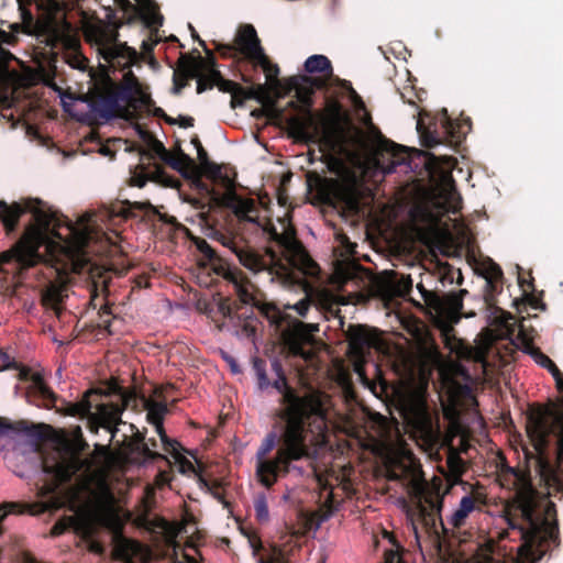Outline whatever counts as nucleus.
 <instances>
[{
  "label": "nucleus",
  "mask_w": 563,
  "mask_h": 563,
  "mask_svg": "<svg viewBox=\"0 0 563 563\" xmlns=\"http://www.w3.org/2000/svg\"><path fill=\"white\" fill-rule=\"evenodd\" d=\"M33 212L35 227L26 231L21 241L10 251L0 254V263H7L16 258L24 266H33L40 261L38 247L47 244L53 253L51 266L56 272V279L52 282L43 294V303L59 313V303L67 296L68 273L88 272L93 286L107 284L106 269L89 262L84 253V247L91 239L92 227L104 221L106 218L114 216L126 217L120 209L118 211L86 212L79 218L76 227L69 228V239L63 245L55 246L48 242L49 234H55V217L41 206L29 205L26 207Z\"/></svg>",
  "instance_id": "f257e3e1"
},
{
  "label": "nucleus",
  "mask_w": 563,
  "mask_h": 563,
  "mask_svg": "<svg viewBox=\"0 0 563 563\" xmlns=\"http://www.w3.org/2000/svg\"><path fill=\"white\" fill-rule=\"evenodd\" d=\"M117 462V456L108 446L99 444L89 459H80L78 453L67 452L55 464L44 462V472L52 474L58 483L78 475V483L69 492V500L76 514L55 523L52 536H59L67 528H73L84 537L91 536L97 526L114 530L120 528L121 518L107 482V474Z\"/></svg>",
  "instance_id": "f03ea898"
},
{
  "label": "nucleus",
  "mask_w": 563,
  "mask_h": 563,
  "mask_svg": "<svg viewBox=\"0 0 563 563\" xmlns=\"http://www.w3.org/2000/svg\"><path fill=\"white\" fill-rule=\"evenodd\" d=\"M288 124L299 135L318 139L329 155L345 157L364 174H390L404 163L394 144L380 137L371 139L344 122L339 112L327 115L307 112L300 118L291 117Z\"/></svg>",
  "instance_id": "7ed1b4c3"
},
{
  "label": "nucleus",
  "mask_w": 563,
  "mask_h": 563,
  "mask_svg": "<svg viewBox=\"0 0 563 563\" xmlns=\"http://www.w3.org/2000/svg\"><path fill=\"white\" fill-rule=\"evenodd\" d=\"M512 476L516 494L506 505V520L509 528L521 532L519 563H537L547 551L545 543L555 536L553 505L538 495L525 473L512 472Z\"/></svg>",
  "instance_id": "20e7f679"
},
{
  "label": "nucleus",
  "mask_w": 563,
  "mask_h": 563,
  "mask_svg": "<svg viewBox=\"0 0 563 563\" xmlns=\"http://www.w3.org/2000/svg\"><path fill=\"white\" fill-rule=\"evenodd\" d=\"M527 434L532 445L525 452L529 471L563 492V409H531Z\"/></svg>",
  "instance_id": "39448f33"
},
{
  "label": "nucleus",
  "mask_w": 563,
  "mask_h": 563,
  "mask_svg": "<svg viewBox=\"0 0 563 563\" xmlns=\"http://www.w3.org/2000/svg\"><path fill=\"white\" fill-rule=\"evenodd\" d=\"M454 165L455 161L449 156L428 155L424 162L432 183L431 196L422 206L415 208L411 216L415 222L426 223L429 230L426 239L429 242L452 240L449 228L440 225V218L445 213H455L461 208V199L451 175Z\"/></svg>",
  "instance_id": "423d86ee"
},
{
  "label": "nucleus",
  "mask_w": 563,
  "mask_h": 563,
  "mask_svg": "<svg viewBox=\"0 0 563 563\" xmlns=\"http://www.w3.org/2000/svg\"><path fill=\"white\" fill-rule=\"evenodd\" d=\"M288 405L284 413V431L280 437L282 445L274 460H256V475L261 484L266 487L272 486L278 477L280 470L288 472L291 461H298L309 456L308 441L314 445L311 440L313 433L302 426V416L306 412H316L318 404L310 399L307 404L288 394Z\"/></svg>",
  "instance_id": "0eeeda50"
},
{
  "label": "nucleus",
  "mask_w": 563,
  "mask_h": 563,
  "mask_svg": "<svg viewBox=\"0 0 563 563\" xmlns=\"http://www.w3.org/2000/svg\"><path fill=\"white\" fill-rule=\"evenodd\" d=\"M280 232L273 228L271 234L273 240L283 247L287 264L283 263L272 250H267L266 257H262L252 251L233 249L240 263L254 273L267 271L272 280L276 278L283 285L294 283L292 268L303 275L317 276L319 267L296 239L295 229L286 220L280 221Z\"/></svg>",
  "instance_id": "6e6552de"
},
{
  "label": "nucleus",
  "mask_w": 563,
  "mask_h": 563,
  "mask_svg": "<svg viewBox=\"0 0 563 563\" xmlns=\"http://www.w3.org/2000/svg\"><path fill=\"white\" fill-rule=\"evenodd\" d=\"M463 292L465 291L461 290L460 292H451L441 297L427 292L424 298L439 317V327L450 350L455 352L461 358L473 360L485 365V358L492 344L500 338L514 334L511 327L515 325V318L511 314L504 316L503 323L505 330L496 333L494 330L487 329L479 334L474 346L466 345L456 340L453 334V325L460 321Z\"/></svg>",
  "instance_id": "1a4fd4ad"
},
{
  "label": "nucleus",
  "mask_w": 563,
  "mask_h": 563,
  "mask_svg": "<svg viewBox=\"0 0 563 563\" xmlns=\"http://www.w3.org/2000/svg\"><path fill=\"white\" fill-rule=\"evenodd\" d=\"M386 476L391 481L401 479L409 487L410 494L417 499V521L427 527H435L438 520L443 525L442 497L428 487L422 478L420 464L405 445L399 444L390 450Z\"/></svg>",
  "instance_id": "9d476101"
},
{
  "label": "nucleus",
  "mask_w": 563,
  "mask_h": 563,
  "mask_svg": "<svg viewBox=\"0 0 563 563\" xmlns=\"http://www.w3.org/2000/svg\"><path fill=\"white\" fill-rule=\"evenodd\" d=\"M274 368L278 375V378L274 382V387L283 393L282 419L284 420V413L289 404L286 399L288 394L302 401L307 400V404L310 402V399H313L318 404V410L316 412H306V415L302 416V426L314 434L311 442L316 444V446L323 445L325 443L327 422L321 395L318 393H309L303 396H298L292 389L287 387L286 378L282 375V369L277 362L274 363Z\"/></svg>",
  "instance_id": "9b49d317"
},
{
  "label": "nucleus",
  "mask_w": 563,
  "mask_h": 563,
  "mask_svg": "<svg viewBox=\"0 0 563 563\" xmlns=\"http://www.w3.org/2000/svg\"><path fill=\"white\" fill-rule=\"evenodd\" d=\"M401 409L415 437L426 445H433L438 442L439 431L432 423L421 391L415 390L406 395L401 400Z\"/></svg>",
  "instance_id": "f8f14e48"
},
{
  "label": "nucleus",
  "mask_w": 563,
  "mask_h": 563,
  "mask_svg": "<svg viewBox=\"0 0 563 563\" xmlns=\"http://www.w3.org/2000/svg\"><path fill=\"white\" fill-rule=\"evenodd\" d=\"M349 354L353 361V369L360 379L367 384L364 372L365 351L371 347L383 349V343L378 332L367 325H350L347 329Z\"/></svg>",
  "instance_id": "ddd939ff"
},
{
  "label": "nucleus",
  "mask_w": 563,
  "mask_h": 563,
  "mask_svg": "<svg viewBox=\"0 0 563 563\" xmlns=\"http://www.w3.org/2000/svg\"><path fill=\"white\" fill-rule=\"evenodd\" d=\"M188 78L197 79V91L201 93L218 84L220 73L212 67L205 66L202 60L181 59L179 71L174 75L175 93H178L183 89Z\"/></svg>",
  "instance_id": "4468645a"
},
{
  "label": "nucleus",
  "mask_w": 563,
  "mask_h": 563,
  "mask_svg": "<svg viewBox=\"0 0 563 563\" xmlns=\"http://www.w3.org/2000/svg\"><path fill=\"white\" fill-rule=\"evenodd\" d=\"M102 59L112 68H126L136 59V52L118 41V37H85Z\"/></svg>",
  "instance_id": "2eb2a0df"
},
{
  "label": "nucleus",
  "mask_w": 563,
  "mask_h": 563,
  "mask_svg": "<svg viewBox=\"0 0 563 563\" xmlns=\"http://www.w3.org/2000/svg\"><path fill=\"white\" fill-rule=\"evenodd\" d=\"M318 330L319 327L316 323L296 322L291 329L284 332V341L289 352L303 360L312 358L313 333Z\"/></svg>",
  "instance_id": "dca6fc26"
},
{
  "label": "nucleus",
  "mask_w": 563,
  "mask_h": 563,
  "mask_svg": "<svg viewBox=\"0 0 563 563\" xmlns=\"http://www.w3.org/2000/svg\"><path fill=\"white\" fill-rule=\"evenodd\" d=\"M227 183L228 185L225 192L220 196H213V201L218 206L231 209L240 221L256 223L257 209L254 200L250 198H242L241 196L236 195L233 181L227 179Z\"/></svg>",
  "instance_id": "f3484780"
},
{
  "label": "nucleus",
  "mask_w": 563,
  "mask_h": 563,
  "mask_svg": "<svg viewBox=\"0 0 563 563\" xmlns=\"http://www.w3.org/2000/svg\"><path fill=\"white\" fill-rule=\"evenodd\" d=\"M121 528L122 525L117 530L110 529L113 532L117 556L122 559L124 563H133V559H137L141 563H148L152 558L151 551L141 543L123 537L120 532Z\"/></svg>",
  "instance_id": "a211bd4d"
},
{
  "label": "nucleus",
  "mask_w": 563,
  "mask_h": 563,
  "mask_svg": "<svg viewBox=\"0 0 563 563\" xmlns=\"http://www.w3.org/2000/svg\"><path fill=\"white\" fill-rule=\"evenodd\" d=\"M126 401V398H124L122 407L114 404L99 405L97 412L92 413L89 418L91 431L97 432L99 428H103L108 431L111 439H113L117 431L115 427L121 422V413Z\"/></svg>",
  "instance_id": "6ab92c4d"
},
{
  "label": "nucleus",
  "mask_w": 563,
  "mask_h": 563,
  "mask_svg": "<svg viewBox=\"0 0 563 563\" xmlns=\"http://www.w3.org/2000/svg\"><path fill=\"white\" fill-rule=\"evenodd\" d=\"M234 46L245 57L260 64L266 73L268 80L272 81L277 77L278 68L269 64L258 37H234Z\"/></svg>",
  "instance_id": "aec40b11"
},
{
  "label": "nucleus",
  "mask_w": 563,
  "mask_h": 563,
  "mask_svg": "<svg viewBox=\"0 0 563 563\" xmlns=\"http://www.w3.org/2000/svg\"><path fill=\"white\" fill-rule=\"evenodd\" d=\"M412 280L409 276H399L396 272L385 271L375 277L373 286L384 298L404 295L409 291Z\"/></svg>",
  "instance_id": "412c9836"
},
{
  "label": "nucleus",
  "mask_w": 563,
  "mask_h": 563,
  "mask_svg": "<svg viewBox=\"0 0 563 563\" xmlns=\"http://www.w3.org/2000/svg\"><path fill=\"white\" fill-rule=\"evenodd\" d=\"M122 92L134 109L147 111L151 109L152 100L147 89L131 70H128L123 76Z\"/></svg>",
  "instance_id": "4be33fe9"
},
{
  "label": "nucleus",
  "mask_w": 563,
  "mask_h": 563,
  "mask_svg": "<svg viewBox=\"0 0 563 563\" xmlns=\"http://www.w3.org/2000/svg\"><path fill=\"white\" fill-rule=\"evenodd\" d=\"M164 450L170 454L174 463L178 466V471L185 475H195L198 477V482L201 487H207V482L199 474L195 464L183 453L181 448L177 441L168 440L163 443Z\"/></svg>",
  "instance_id": "5701e85b"
},
{
  "label": "nucleus",
  "mask_w": 563,
  "mask_h": 563,
  "mask_svg": "<svg viewBox=\"0 0 563 563\" xmlns=\"http://www.w3.org/2000/svg\"><path fill=\"white\" fill-rule=\"evenodd\" d=\"M164 163L179 172L186 178L198 176V166L195 164L191 157L181 151L179 146H176L169 152Z\"/></svg>",
  "instance_id": "b1692460"
},
{
  "label": "nucleus",
  "mask_w": 563,
  "mask_h": 563,
  "mask_svg": "<svg viewBox=\"0 0 563 563\" xmlns=\"http://www.w3.org/2000/svg\"><path fill=\"white\" fill-rule=\"evenodd\" d=\"M514 343L518 347L522 349L525 353L530 354L537 364L547 367L551 373L554 368H556V365L547 355H544L539 349L532 345V341L525 333L522 324L519 325V330L514 339Z\"/></svg>",
  "instance_id": "393cba45"
},
{
  "label": "nucleus",
  "mask_w": 563,
  "mask_h": 563,
  "mask_svg": "<svg viewBox=\"0 0 563 563\" xmlns=\"http://www.w3.org/2000/svg\"><path fill=\"white\" fill-rule=\"evenodd\" d=\"M224 278L234 285L235 291L243 303H254V286L243 272L229 269L224 274Z\"/></svg>",
  "instance_id": "a878e982"
},
{
  "label": "nucleus",
  "mask_w": 563,
  "mask_h": 563,
  "mask_svg": "<svg viewBox=\"0 0 563 563\" xmlns=\"http://www.w3.org/2000/svg\"><path fill=\"white\" fill-rule=\"evenodd\" d=\"M137 12L142 23L150 29L151 32H157L163 24V15L158 12L157 5L153 0H135Z\"/></svg>",
  "instance_id": "bb28decb"
},
{
  "label": "nucleus",
  "mask_w": 563,
  "mask_h": 563,
  "mask_svg": "<svg viewBox=\"0 0 563 563\" xmlns=\"http://www.w3.org/2000/svg\"><path fill=\"white\" fill-rule=\"evenodd\" d=\"M144 407L147 412V420L155 427L162 443L167 442L169 439L163 429V419L167 410L166 406L164 404L146 399L144 401Z\"/></svg>",
  "instance_id": "cd10ccee"
},
{
  "label": "nucleus",
  "mask_w": 563,
  "mask_h": 563,
  "mask_svg": "<svg viewBox=\"0 0 563 563\" xmlns=\"http://www.w3.org/2000/svg\"><path fill=\"white\" fill-rule=\"evenodd\" d=\"M474 509H475L474 497L466 495L461 499L457 508L455 510H453L450 514V516H448L446 521L453 528H460L465 523L467 517L474 511Z\"/></svg>",
  "instance_id": "c85d7f7f"
},
{
  "label": "nucleus",
  "mask_w": 563,
  "mask_h": 563,
  "mask_svg": "<svg viewBox=\"0 0 563 563\" xmlns=\"http://www.w3.org/2000/svg\"><path fill=\"white\" fill-rule=\"evenodd\" d=\"M80 101L88 104L89 111L93 115L101 118H107L109 115V112L114 103V100L111 96L99 95L96 97L93 93L87 95L85 99H81Z\"/></svg>",
  "instance_id": "c756f323"
},
{
  "label": "nucleus",
  "mask_w": 563,
  "mask_h": 563,
  "mask_svg": "<svg viewBox=\"0 0 563 563\" xmlns=\"http://www.w3.org/2000/svg\"><path fill=\"white\" fill-rule=\"evenodd\" d=\"M334 191L349 210L356 211L358 209V191L354 183L339 184Z\"/></svg>",
  "instance_id": "7c9ffc66"
},
{
  "label": "nucleus",
  "mask_w": 563,
  "mask_h": 563,
  "mask_svg": "<svg viewBox=\"0 0 563 563\" xmlns=\"http://www.w3.org/2000/svg\"><path fill=\"white\" fill-rule=\"evenodd\" d=\"M19 376L21 379H26L30 376L31 379V388L40 394L44 399H54V394L44 383L43 376L41 373L35 372L30 374V369L21 368Z\"/></svg>",
  "instance_id": "2f4dec72"
},
{
  "label": "nucleus",
  "mask_w": 563,
  "mask_h": 563,
  "mask_svg": "<svg viewBox=\"0 0 563 563\" xmlns=\"http://www.w3.org/2000/svg\"><path fill=\"white\" fill-rule=\"evenodd\" d=\"M150 179H152V180H154L156 183L163 184L164 186H168V187H174L175 184H176V181L173 178L166 176L161 168H157L151 175ZM147 180H148V177L146 175H144L142 173L134 174L131 177V185L135 186V187H139V188H142V187L145 186Z\"/></svg>",
  "instance_id": "473e14b6"
},
{
  "label": "nucleus",
  "mask_w": 563,
  "mask_h": 563,
  "mask_svg": "<svg viewBox=\"0 0 563 563\" xmlns=\"http://www.w3.org/2000/svg\"><path fill=\"white\" fill-rule=\"evenodd\" d=\"M23 211H24V209L18 203L8 206L4 202L0 201V217H1L2 222L8 231H11L14 229V227Z\"/></svg>",
  "instance_id": "72a5a7b5"
},
{
  "label": "nucleus",
  "mask_w": 563,
  "mask_h": 563,
  "mask_svg": "<svg viewBox=\"0 0 563 563\" xmlns=\"http://www.w3.org/2000/svg\"><path fill=\"white\" fill-rule=\"evenodd\" d=\"M156 529L164 536L166 543L174 544L175 539L181 533L187 532L185 523H170L164 519H159Z\"/></svg>",
  "instance_id": "f704fd0d"
},
{
  "label": "nucleus",
  "mask_w": 563,
  "mask_h": 563,
  "mask_svg": "<svg viewBox=\"0 0 563 563\" xmlns=\"http://www.w3.org/2000/svg\"><path fill=\"white\" fill-rule=\"evenodd\" d=\"M305 68L308 73H322L325 76L332 74L331 63L324 55H312L307 58Z\"/></svg>",
  "instance_id": "c9c22d12"
},
{
  "label": "nucleus",
  "mask_w": 563,
  "mask_h": 563,
  "mask_svg": "<svg viewBox=\"0 0 563 563\" xmlns=\"http://www.w3.org/2000/svg\"><path fill=\"white\" fill-rule=\"evenodd\" d=\"M448 478L452 484L459 483L462 474L464 473V462L455 451H450L448 456Z\"/></svg>",
  "instance_id": "e433bc0d"
},
{
  "label": "nucleus",
  "mask_w": 563,
  "mask_h": 563,
  "mask_svg": "<svg viewBox=\"0 0 563 563\" xmlns=\"http://www.w3.org/2000/svg\"><path fill=\"white\" fill-rule=\"evenodd\" d=\"M347 96H349V100L352 103V107L354 109L357 120H360L365 125L371 124V115L366 111L365 104H364L362 98L357 95V92L352 87L349 88Z\"/></svg>",
  "instance_id": "4c0bfd02"
},
{
  "label": "nucleus",
  "mask_w": 563,
  "mask_h": 563,
  "mask_svg": "<svg viewBox=\"0 0 563 563\" xmlns=\"http://www.w3.org/2000/svg\"><path fill=\"white\" fill-rule=\"evenodd\" d=\"M92 393V390L86 391L85 397L80 401L69 405L68 413L71 416H87L91 409V404L87 397Z\"/></svg>",
  "instance_id": "58836bf2"
},
{
  "label": "nucleus",
  "mask_w": 563,
  "mask_h": 563,
  "mask_svg": "<svg viewBox=\"0 0 563 563\" xmlns=\"http://www.w3.org/2000/svg\"><path fill=\"white\" fill-rule=\"evenodd\" d=\"M443 413L450 421L452 432L462 433V427L459 421L460 413L456 407L453 404L445 405L443 407Z\"/></svg>",
  "instance_id": "ea45409f"
},
{
  "label": "nucleus",
  "mask_w": 563,
  "mask_h": 563,
  "mask_svg": "<svg viewBox=\"0 0 563 563\" xmlns=\"http://www.w3.org/2000/svg\"><path fill=\"white\" fill-rule=\"evenodd\" d=\"M442 128L444 129L448 136L451 139V142H459L461 139L460 132L457 131L459 123L450 120L446 117V111H443V118H442Z\"/></svg>",
  "instance_id": "a19ab883"
},
{
  "label": "nucleus",
  "mask_w": 563,
  "mask_h": 563,
  "mask_svg": "<svg viewBox=\"0 0 563 563\" xmlns=\"http://www.w3.org/2000/svg\"><path fill=\"white\" fill-rule=\"evenodd\" d=\"M148 151L152 153L153 156L159 158L163 162H165L170 152L165 148L162 142L155 139L148 142Z\"/></svg>",
  "instance_id": "79ce46f5"
},
{
  "label": "nucleus",
  "mask_w": 563,
  "mask_h": 563,
  "mask_svg": "<svg viewBox=\"0 0 563 563\" xmlns=\"http://www.w3.org/2000/svg\"><path fill=\"white\" fill-rule=\"evenodd\" d=\"M255 514L260 521L266 522L269 518L268 506L266 498L261 496L255 501Z\"/></svg>",
  "instance_id": "37998d69"
},
{
  "label": "nucleus",
  "mask_w": 563,
  "mask_h": 563,
  "mask_svg": "<svg viewBox=\"0 0 563 563\" xmlns=\"http://www.w3.org/2000/svg\"><path fill=\"white\" fill-rule=\"evenodd\" d=\"M200 174H203L211 179H216L220 177L221 168L219 165L209 162L206 165L198 166V176Z\"/></svg>",
  "instance_id": "c03bdc74"
},
{
  "label": "nucleus",
  "mask_w": 563,
  "mask_h": 563,
  "mask_svg": "<svg viewBox=\"0 0 563 563\" xmlns=\"http://www.w3.org/2000/svg\"><path fill=\"white\" fill-rule=\"evenodd\" d=\"M275 434L267 435L256 453V460L265 459L266 455L275 448Z\"/></svg>",
  "instance_id": "a18cd8bd"
},
{
  "label": "nucleus",
  "mask_w": 563,
  "mask_h": 563,
  "mask_svg": "<svg viewBox=\"0 0 563 563\" xmlns=\"http://www.w3.org/2000/svg\"><path fill=\"white\" fill-rule=\"evenodd\" d=\"M254 368H255V372H256V376H257V379H258V386L260 388H266L268 387L269 385V382L266 377V374H265V371L262 366V363L256 361L254 363Z\"/></svg>",
  "instance_id": "49530a36"
},
{
  "label": "nucleus",
  "mask_w": 563,
  "mask_h": 563,
  "mask_svg": "<svg viewBox=\"0 0 563 563\" xmlns=\"http://www.w3.org/2000/svg\"><path fill=\"white\" fill-rule=\"evenodd\" d=\"M262 310L266 314V317L272 320V322H274V323L280 322L279 311L276 309V307L274 305H271V303L263 305Z\"/></svg>",
  "instance_id": "de8ad7c7"
},
{
  "label": "nucleus",
  "mask_w": 563,
  "mask_h": 563,
  "mask_svg": "<svg viewBox=\"0 0 563 563\" xmlns=\"http://www.w3.org/2000/svg\"><path fill=\"white\" fill-rule=\"evenodd\" d=\"M413 335L416 338V340L420 343V344H427L428 343V333L423 327V324L421 323H415L413 324Z\"/></svg>",
  "instance_id": "09e8293b"
},
{
  "label": "nucleus",
  "mask_w": 563,
  "mask_h": 563,
  "mask_svg": "<svg viewBox=\"0 0 563 563\" xmlns=\"http://www.w3.org/2000/svg\"><path fill=\"white\" fill-rule=\"evenodd\" d=\"M309 307H310V300L308 297H306V298L299 300L297 303H295L292 306H287L286 308L294 309L298 312L299 316L305 317Z\"/></svg>",
  "instance_id": "8fccbe9b"
},
{
  "label": "nucleus",
  "mask_w": 563,
  "mask_h": 563,
  "mask_svg": "<svg viewBox=\"0 0 563 563\" xmlns=\"http://www.w3.org/2000/svg\"><path fill=\"white\" fill-rule=\"evenodd\" d=\"M44 38H45L46 45L51 46L52 48H54L59 41H63L64 44H68V45L73 46V45H75V42H76V40L78 37H57V36H54V37H44Z\"/></svg>",
  "instance_id": "3c124183"
},
{
  "label": "nucleus",
  "mask_w": 563,
  "mask_h": 563,
  "mask_svg": "<svg viewBox=\"0 0 563 563\" xmlns=\"http://www.w3.org/2000/svg\"><path fill=\"white\" fill-rule=\"evenodd\" d=\"M100 322L99 325L103 327L106 329H109L111 327V319H110V308L108 306H104L100 309Z\"/></svg>",
  "instance_id": "603ef678"
},
{
  "label": "nucleus",
  "mask_w": 563,
  "mask_h": 563,
  "mask_svg": "<svg viewBox=\"0 0 563 563\" xmlns=\"http://www.w3.org/2000/svg\"><path fill=\"white\" fill-rule=\"evenodd\" d=\"M154 493H155L154 486H147L146 487L145 495H144V498H143V505H144L145 511H148L153 507V504H154Z\"/></svg>",
  "instance_id": "864d4df0"
},
{
  "label": "nucleus",
  "mask_w": 563,
  "mask_h": 563,
  "mask_svg": "<svg viewBox=\"0 0 563 563\" xmlns=\"http://www.w3.org/2000/svg\"><path fill=\"white\" fill-rule=\"evenodd\" d=\"M197 247L208 260H212L216 255L213 249L203 240L197 243Z\"/></svg>",
  "instance_id": "5fc2aeb1"
},
{
  "label": "nucleus",
  "mask_w": 563,
  "mask_h": 563,
  "mask_svg": "<svg viewBox=\"0 0 563 563\" xmlns=\"http://www.w3.org/2000/svg\"><path fill=\"white\" fill-rule=\"evenodd\" d=\"M194 143L196 144L197 146V156H198V159H199V166L201 165H206L207 163H209L210 161L208 159V154L207 152L205 151V148L201 146L200 142L198 140H195Z\"/></svg>",
  "instance_id": "6e6d98bb"
},
{
  "label": "nucleus",
  "mask_w": 563,
  "mask_h": 563,
  "mask_svg": "<svg viewBox=\"0 0 563 563\" xmlns=\"http://www.w3.org/2000/svg\"><path fill=\"white\" fill-rule=\"evenodd\" d=\"M384 563H401V558L397 551L389 550L385 553Z\"/></svg>",
  "instance_id": "4d7b16f0"
},
{
  "label": "nucleus",
  "mask_w": 563,
  "mask_h": 563,
  "mask_svg": "<svg viewBox=\"0 0 563 563\" xmlns=\"http://www.w3.org/2000/svg\"><path fill=\"white\" fill-rule=\"evenodd\" d=\"M235 35L251 36V35H257V34H256L255 27L252 24H244L239 27Z\"/></svg>",
  "instance_id": "13d9d810"
},
{
  "label": "nucleus",
  "mask_w": 563,
  "mask_h": 563,
  "mask_svg": "<svg viewBox=\"0 0 563 563\" xmlns=\"http://www.w3.org/2000/svg\"><path fill=\"white\" fill-rule=\"evenodd\" d=\"M11 361L7 353L0 351V371L7 369L10 367Z\"/></svg>",
  "instance_id": "bf43d9fd"
},
{
  "label": "nucleus",
  "mask_w": 563,
  "mask_h": 563,
  "mask_svg": "<svg viewBox=\"0 0 563 563\" xmlns=\"http://www.w3.org/2000/svg\"><path fill=\"white\" fill-rule=\"evenodd\" d=\"M260 563H283V562L280 560V553L274 550L267 560L261 559Z\"/></svg>",
  "instance_id": "052dcab7"
},
{
  "label": "nucleus",
  "mask_w": 563,
  "mask_h": 563,
  "mask_svg": "<svg viewBox=\"0 0 563 563\" xmlns=\"http://www.w3.org/2000/svg\"><path fill=\"white\" fill-rule=\"evenodd\" d=\"M556 382V386L559 389L563 390V374L560 372V369L556 367L551 373Z\"/></svg>",
  "instance_id": "680f3d73"
},
{
  "label": "nucleus",
  "mask_w": 563,
  "mask_h": 563,
  "mask_svg": "<svg viewBox=\"0 0 563 563\" xmlns=\"http://www.w3.org/2000/svg\"><path fill=\"white\" fill-rule=\"evenodd\" d=\"M143 454L147 457V459H156V457H163L161 454H157L153 451H151L145 444H143Z\"/></svg>",
  "instance_id": "e2e57ef3"
},
{
  "label": "nucleus",
  "mask_w": 563,
  "mask_h": 563,
  "mask_svg": "<svg viewBox=\"0 0 563 563\" xmlns=\"http://www.w3.org/2000/svg\"><path fill=\"white\" fill-rule=\"evenodd\" d=\"M155 483H156L157 486L165 485L167 483V478H166L165 474L164 473L158 474L157 477H156Z\"/></svg>",
  "instance_id": "0e129e2a"
},
{
  "label": "nucleus",
  "mask_w": 563,
  "mask_h": 563,
  "mask_svg": "<svg viewBox=\"0 0 563 563\" xmlns=\"http://www.w3.org/2000/svg\"><path fill=\"white\" fill-rule=\"evenodd\" d=\"M134 207L141 209V210H146V209H150L152 206L150 202L145 201V202H134L133 205Z\"/></svg>",
  "instance_id": "69168bd1"
},
{
  "label": "nucleus",
  "mask_w": 563,
  "mask_h": 563,
  "mask_svg": "<svg viewBox=\"0 0 563 563\" xmlns=\"http://www.w3.org/2000/svg\"><path fill=\"white\" fill-rule=\"evenodd\" d=\"M341 165H342V164H341V161H340V159H335V158H333V159H332V162H331V164H330V168H331V169H335V170H338V172H339V169L341 168Z\"/></svg>",
  "instance_id": "338daca9"
},
{
  "label": "nucleus",
  "mask_w": 563,
  "mask_h": 563,
  "mask_svg": "<svg viewBox=\"0 0 563 563\" xmlns=\"http://www.w3.org/2000/svg\"><path fill=\"white\" fill-rule=\"evenodd\" d=\"M90 550L92 552H96V553H100L102 551V548L100 544L96 543V542H91L90 543Z\"/></svg>",
  "instance_id": "774afa93"
}]
</instances>
